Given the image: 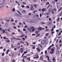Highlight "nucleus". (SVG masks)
Segmentation results:
<instances>
[{
    "mask_svg": "<svg viewBox=\"0 0 62 62\" xmlns=\"http://www.w3.org/2000/svg\"><path fill=\"white\" fill-rule=\"evenodd\" d=\"M27 21L28 22L30 23H36L38 22V21L37 20H32L31 19H28Z\"/></svg>",
    "mask_w": 62,
    "mask_h": 62,
    "instance_id": "1",
    "label": "nucleus"
},
{
    "mask_svg": "<svg viewBox=\"0 0 62 62\" xmlns=\"http://www.w3.org/2000/svg\"><path fill=\"white\" fill-rule=\"evenodd\" d=\"M27 29L29 30V31H32V27H27Z\"/></svg>",
    "mask_w": 62,
    "mask_h": 62,
    "instance_id": "2",
    "label": "nucleus"
},
{
    "mask_svg": "<svg viewBox=\"0 0 62 62\" xmlns=\"http://www.w3.org/2000/svg\"><path fill=\"white\" fill-rule=\"evenodd\" d=\"M9 20H10L12 22H14V19H12L11 17L9 18Z\"/></svg>",
    "mask_w": 62,
    "mask_h": 62,
    "instance_id": "3",
    "label": "nucleus"
},
{
    "mask_svg": "<svg viewBox=\"0 0 62 62\" xmlns=\"http://www.w3.org/2000/svg\"><path fill=\"white\" fill-rule=\"evenodd\" d=\"M35 57H36V59H38L39 58V56L38 54H36L35 55Z\"/></svg>",
    "mask_w": 62,
    "mask_h": 62,
    "instance_id": "4",
    "label": "nucleus"
},
{
    "mask_svg": "<svg viewBox=\"0 0 62 62\" xmlns=\"http://www.w3.org/2000/svg\"><path fill=\"white\" fill-rule=\"evenodd\" d=\"M38 30H43L44 28H42L41 27H39L38 28Z\"/></svg>",
    "mask_w": 62,
    "mask_h": 62,
    "instance_id": "5",
    "label": "nucleus"
},
{
    "mask_svg": "<svg viewBox=\"0 0 62 62\" xmlns=\"http://www.w3.org/2000/svg\"><path fill=\"white\" fill-rule=\"evenodd\" d=\"M14 39H16V40H21V41H22V39H21L19 38H14Z\"/></svg>",
    "mask_w": 62,
    "mask_h": 62,
    "instance_id": "6",
    "label": "nucleus"
},
{
    "mask_svg": "<svg viewBox=\"0 0 62 62\" xmlns=\"http://www.w3.org/2000/svg\"><path fill=\"white\" fill-rule=\"evenodd\" d=\"M30 9L31 10H33L34 9V7H33L31 6V7Z\"/></svg>",
    "mask_w": 62,
    "mask_h": 62,
    "instance_id": "7",
    "label": "nucleus"
},
{
    "mask_svg": "<svg viewBox=\"0 0 62 62\" xmlns=\"http://www.w3.org/2000/svg\"><path fill=\"white\" fill-rule=\"evenodd\" d=\"M52 60L53 62H55V61H56V59H55L54 58H53V59H52Z\"/></svg>",
    "mask_w": 62,
    "mask_h": 62,
    "instance_id": "8",
    "label": "nucleus"
},
{
    "mask_svg": "<svg viewBox=\"0 0 62 62\" xmlns=\"http://www.w3.org/2000/svg\"><path fill=\"white\" fill-rule=\"evenodd\" d=\"M31 31H32V32H33V31H35V28H34L33 27H31Z\"/></svg>",
    "mask_w": 62,
    "mask_h": 62,
    "instance_id": "9",
    "label": "nucleus"
},
{
    "mask_svg": "<svg viewBox=\"0 0 62 62\" xmlns=\"http://www.w3.org/2000/svg\"><path fill=\"white\" fill-rule=\"evenodd\" d=\"M39 32V30H37L35 31V33L36 34H38V33Z\"/></svg>",
    "mask_w": 62,
    "mask_h": 62,
    "instance_id": "10",
    "label": "nucleus"
},
{
    "mask_svg": "<svg viewBox=\"0 0 62 62\" xmlns=\"http://www.w3.org/2000/svg\"><path fill=\"white\" fill-rule=\"evenodd\" d=\"M41 43L42 44H43V45H44V44L45 43H44V41L43 40L41 42Z\"/></svg>",
    "mask_w": 62,
    "mask_h": 62,
    "instance_id": "11",
    "label": "nucleus"
},
{
    "mask_svg": "<svg viewBox=\"0 0 62 62\" xmlns=\"http://www.w3.org/2000/svg\"><path fill=\"white\" fill-rule=\"evenodd\" d=\"M3 7V5L2 4H0V8H2Z\"/></svg>",
    "mask_w": 62,
    "mask_h": 62,
    "instance_id": "12",
    "label": "nucleus"
},
{
    "mask_svg": "<svg viewBox=\"0 0 62 62\" xmlns=\"http://www.w3.org/2000/svg\"><path fill=\"white\" fill-rule=\"evenodd\" d=\"M60 20V18L58 17V18H57L56 19L57 22H59V20Z\"/></svg>",
    "mask_w": 62,
    "mask_h": 62,
    "instance_id": "13",
    "label": "nucleus"
},
{
    "mask_svg": "<svg viewBox=\"0 0 62 62\" xmlns=\"http://www.w3.org/2000/svg\"><path fill=\"white\" fill-rule=\"evenodd\" d=\"M5 25L6 27H8V23H6Z\"/></svg>",
    "mask_w": 62,
    "mask_h": 62,
    "instance_id": "14",
    "label": "nucleus"
},
{
    "mask_svg": "<svg viewBox=\"0 0 62 62\" xmlns=\"http://www.w3.org/2000/svg\"><path fill=\"white\" fill-rule=\"evenodd\" d=\"M37 50L39 52H40V49L39 48H36Z\"/></svg>",
    "mask_w": 62,
    "mask_h": 62,
    "instance_id": "15",
    "label": "nucleus"
},
{
    "mask_svg": "<svg viewBox=\"0 0 62 62\" xmlns=\"http://www.w3.org/2000/svg\"><path fill=\"white\" fill-rule=\"evenodd\" d=\"M54 11L55 12H56L57 11V10H56V9L55 8H54Z\"/></svg>",
    "mask_w": 62,
    "mask_h": 62,
    "instance_id": "16",
    "label": "nucleus"
},
{
    "mask_svg": "<svg viewBox=\"0 0 62 62\" xmlns=\"http://www.w3.org/2000/svg\"><path fill=\"white\" fill-rule=\"evenodd\" d=\"M9 51H10L9 49H8V50L7 51V54H8V52H9Z\"/></svg>",
    "mask_w": 62,
    "mask_h": 62,
    "instance_id": "17",
    "label": "nucleus"
},
{
    "mask_svg": "<svg viewBox=\"0 0 62 62\" xmlns=\"http://www.w3.org/2000/svg\"><path fill=\"white\" fill-rule=\"evenodd\" d=\"M27 60H29V61H30L31 60H30V57H29L28 58H27Z\"/></svg>",
    "mask_w": 62,
    "mask_h": 62,
    "instance_id": "18",
    "label": "nucleus"
},
{
    "mask_svg": "<svg viewBox=\"0 0 62 62\" xmlns=\"http://www.w3.org/2000/svg\"><path fill=\"white\" fill-rule=\"evenodd\" d=\"M55 2L53 0L52 1V3L54 5V4H55Z\"/></svg>",
    "mask_w": 62,
    "mask_h": 62,
    "instance_id": "19",
    "label": "nucleus"
},
{
    "mask_svg": "<svg viewBox=\"0 0 62 62\" xmlns=\"http://www.w3.org/2000/svg\"><path fill=\"white\" fill-rule=\"evenodd\" d=\"M54 53V52L53 51H51L50 52V53L51 54H53Z\"/></svg>",
    "mask_w": 62,
    "mask_h": 62,
    "instance_id": "20",
    "label": "nucleus"
},
{
    "mask_svg": "<svg viewBox=\"0 0 62 62\" xmlns=\"http://www.w3.org/2000/svg\"><path fill=\"white\" fill-rule=\"evenodd\" d=\"M15 8H14L12 10V11L13 12H15Z\"/></svg>",
    "mask_w": 62,
    "mask_h": 62,
    "instance_id": "21",
    "label": "nucleus"
},
{
    "mask_svg": "<svg viewBox=\"0 0 62 62\" xmlns=\"http://www.w3.org/2000/svg\"><path fill=\"white\" fill-rule=\"evenodd\" d=\"M40 59H41V60H43V57H42L41 56H40Z\"/></svg>",
    "mask_w": 62,
    "mask_h": 62,
    "instance_id": "22",
    "label": "nucleus"
},
{
    "mask_svg": "<svg viewBox=\"0 0 62 62\" xmlns=\"http://www.w3.org/2000/svg\"><path fill=\"white\" fill-rule=\"evenodd\" d=\"M62 9V7H61L59 9V10H58V11H60Z\"/></svg>",
    "mask_w": 62,
    "mask_h": 62,
    "instance_id": "23",
    "label": "nucleus"
},
{
    "mask_svg": "<svg viewBox=\"0 0 62 62\" xmlns=\"http://www.w3.org/2000/svg\"><path fill=\"white\" fill-rule=\"evenodd\" d=\"M23 49V48H21L20 49V51H22Z\"/></svg>",
    "mask_w": 62,
    "mask_h": 62,
    "instance_id": "24",
    "label": "nucleus"
},
{
    "mask_svg": "<svg viewBox=\"0 0 62 62\" xmlns=\"http://www.w3.org/2000/svg\"><path fill=\"white\" fill-rule=\"evenodd\" d=\"M17 12H18V13H19L20 14H21V15H22V14H21V13L20 12H19V11L17 10Z\"/></svg>",
    "mask_w": 62,
    "mask_h": 62,
    "instance_id": "25",
    "label": "nucleus"
},
{
    "mask_svg": "<svg viewBox=\"0 0 62 62\" xmlns=\"http://www.w3.org/2000/svg\"><path fill=\"white\" fill-rule=\"evenodd\" d=\"M11 48H14V47L13 46V44L11 45Z\"/></svg>",
    "mask_w": 62,
    "mask_h": 62,
    "instance_id": "26",
    "label": "nucleus"
},
{
    "mask_svg": "<svg viewBox=\"0 0 62 62\" xmlns=\"http://www.w3.org/2000/svg\"><path fill=\"white\" fill-rule=\"evenodd\" d=\"M51 11V9H49L48 10L49 12H50Z\"/></svg>",
    "mask_w": 62,
    "mask_h": 62,
    "instance_id": "27",
    "label": "nucleus"
},
{
    "mask_svg": "<svg viewBox=\"0 0 62 62\" xmlns=\"http://www.w3.org/2000/svg\"><path fill=\"white\" fill-rule=\"evenodd\" d=\"M24 35L23 34L22 35V36H20V37H24Z\"/></svg>",
    "mask_w": 62,
    "mask_h": 62,
    "instance_id": "28",
    "label": "nucleus"
},
{
    "mask_svg": "<svg viewBox=\"0 0 62 62\" xmlns=\"http://www.w3.org/2000/svg\"><path fill=\"white\" fill-rule=\"evenodd\" d=\"M3 32L2 33H5V30H4V29H3Z\"/></svg>",
    "mask_w": 62,
    "mask_h": 62,
    "instance_id": "29",
    "label": "nucleus"
},
{
    "mask_svg": "<svg viewBox=\"0 0 62 62\" xmlns=\"http://www.w3.org/2000/svg\"><path fill=\"white\" fill-rule=\"evenodd\" d=\"M9 21H10V20H9V19L8 20H6V21H7V22H9Z\"/></svg>",
    "mask_w": 62,
    "mask_h": 62,
    "instance_id": "30",
    "label": "nucleus"
},
{
    "mask_svg": "<svg viewBox=\"0 0 62 62\" xmlns=\"http://www.w3.org/2000/svg\"><path fill=\"white\" fill-rule=\"evenodd\" d=\"M35 48H36V47H35V46H34L32 47V48L33 49H35Z\"/></svg>",
    "mask_w": 62,
    "mask_h": 62,
    "instance_id": "31",
    "label": "nucleus"
},
{
    "mask_svg": "<svg viewBox=\"0 0 62 62\" xmlns=\"http://www.w3.org/2000/svg\"><path fill=\"white\" fill-rule=\"evenodd\" d=\"M46 36H47L49 35V33H46Z\"/></svg>",
    "mask_w": 62,
    "mask_h": 62,
    "instance_id": "32",
    "label": "nucleus"
},
{
    "mask_svg": "<svg viewBox=\"0 0 62 62\" xmlns=\"http://www.w3.org/2000/svg\"><path fill=\"white\" fill-rule=\"evenodd\" d=\"M54 28H52V29L51 30V31H54Z\"/></svg>",
    "mask_w": 62,
    "mask_h": 62,
    "instance_id": "33",
    "label": "nucleus"
},
{
    "mask_svg": "<svg viewBox=\"0 0 62 62\" xmlns=\"http://www.w3.org/2000/svg\"><path fill=\"white\" fill-rule=\"evenodd\" d=\"M26 8H30V7L29 6H27L26 7Z\"/></svg>",
    "mask_w": 62,
    "mask_h": 62,
    "instance_id": "34",
    "label": "nucleus"
},
{
    "mask_svg": "<svg viewBox=\"0 0 62 62\" xmlns=\"http://www.w3.org/2000/svg\"><path fill=\"white\" fill-rule=\"evenodd\" d=\"M22 39H23V41H24V40H25V38H23Z\"/></svg>",
    "mask_w": 62,
    "mask_h": 62,
    "instance_id": "35",
    "label": "nucleus"
},
{
    "mask_svg": "<svg viewBox=\"0 0 62 62\" xmlns=\"http://www.w3.org/2000/svg\"><path fill=\"white\" fill-rule=\"evenodd\" d=\"M20 42H21L22 43H23V44H24V42L23 41H20Z\"/></svg>",
    "mask_w": 62,
    "mask_h": 62,
    "instance_id": "36",
    "label": "nucleus"
},
{
    "mask_svg": "<svg viewBox=\"0 0 62 62\" xmlns=\"http://www.w3.org/2000/svg\"><path fill=\"white\" fill-rule=\"evenodd\" d=\"M45 54H47V51L46 50L45 51Z\"/></svg>",
    "mask_w": 62,
    "mask_h": 62,
    "instance_id": "37",
    "label": "nucleus"
},
{
    "mask_svg": "<svg viewBox=\"0 0 62 62\" xmlns=\"http://www.w3.org/2000/svg\"><path fill=\"white\" fill-rule=\"evenodd\" d=\"M37 11L36 10H34L32 12V13H35Z\"/></svg>",
    "mask_w": 62,
    "mask_h": 62,
    "instance_id": "38",
    "label": "nucleus"
},
{
    "mask_svg": "<svg viewBox=\"0 0 62 62\" xmlns=\"http://www.w3.org/2000/svg\"><path fill=\"white\" fill-rule=\"evenodd\" d=\"M52 46H54V44H53L51 46H50V47H52Z\"/></svg>",
    "mask_w": 62,
    "mask_h": 62,
    "instance_id": "39",
    "label": "nucleus"
},
{
    "mask_svg": "<svg viewBox=\"0 0 62 62\" xmlns=\"http://www.w3.org/2000/svg\"><path fill=\"white\" fill-rule=\"evenodd\" d=\"M25 43H26L27 45H29V44L27 42H26Z\"/></svg>",
    "mask_w": 62,
    "mask_h": 62,
    "instance_id": "40",
    "label": "nucleus"
},
{
    "mask_svg": "<svg viewBox=\"0 0 62 62\" xmlns=\"http://www.w3.org/2000/svg\"><path fill=\"white\" fill-rule=\"evenodd\" d=\"M52 47H50H50H49V48L48 49V50H50V49H51V48Z\"/></svg>",
    "mask_w": 62,
    "mask_h": 62,
    "instance_id": "41",
    "label": "nucleus"
},
{
    "mask_svg": "<svg viewBox=\"0 0 62 62\" xmlns=\"http://www.w3.org/2000/svg\"><path fill=\"white\" fill-rule=\"evenodd\" d=\"M59 50H58L56 52V54H58L59 53Z\"/></svg>",
    "mask_w": 62,
    "mask_h": 62,
    "instance_id": "42",
    "label": "nucleus"
},
{
    "mask_svg": "<svg viewBox=\"0 0 62 62\" xmlns=\"http://www.w3.org/2000/svg\"><path fill=\"white\" fill-rule=\"evenodd\" d=\"M0 31H2V28L0 27Z\"/></svg>",
    "mask_w": 62,
    "mask_h": 62,
    "instance_id": "43",
    "label": "nucleus"
},
{
    "mask_svg": "<svg viewBox=\"0 0 62 62\" xmlns=\"http://www.w3.org/2000/svg\"><path fill=\"white\" fill-rule=\"evenodd\" d=\"M23 31H26V29L23 28Z\"/></svg>",
    "mask_w": 62,
    "mask_h": 62,
    "instance_id": "44",
    "label": "nucleus"
},
{
    "mask_svg": "<svg viewBox=\"0 0 62 62\" xmlns=\"http://www.w3.org/2000/svg\"><path fill=\"white\" fill-rule=\"evenodd\" d=\"M51 51H52L53 52H54V49H51Z\"/></svg>",
    "mask_w": 62,
    "mask_h": 62,
    "instance_id": "45",
    "label": "nucleus"
},
{
    "mask_svg": "<svg viewBox=\"0 0 62 62\" xmlns=\"http://www.w3.org/2000/svg\"><path fill=\"white\" fill-rule=\"evenodd\" d=\"M46 31H50L49 30L47 29H46Z\"/></svg>",
    "mask_w": 62,
    "mask_h": 62,
    "instance_id": "46",
    "label": "nucleus"
},
{
    "mask_svg": "<svg viewBox=\"0 0 62 62\" xmlns=\"http://www.w3.org/2000/svg\"><path fill=\"white\" fill-rule=\"evenodd\" d=\"M46 57H47L48 58V59H49V56H48L47 55L46 56Z\"/></svg>",
    "mask_w": 62,
    "mask_h": 62,
    "instance_id": "47",
    "label": "nucleus"
},
{
    "mask_svg": "<svg viewBox=\"0 0 62 62\" xmlns=\"http://www.w3.org/2000/svg\"><path fill=\"white\" fill-rule=\"evenodd\" d=\"M47 60L48 61H49L50 62H52V61H50V59H48Z\"/></svg>",
    "mask_w": 62,
    "mask_h": 62,
    "instance_id": "48",
    "label": "nucleus"
},
{
    "mask_svg": "<svg viewBox=\"0 0 62 62\" xmlns=\"http://www.w3.org/2000/svg\"><path fill=\"white\" fill-rule=\"evenodd\" d=\"M21 15L19 14H18V16H18V17H21Z\"/></svg>",
    "mask_w": 62,
    "mask_h": 62,
    "instance_id": "49",
    "label": "nucleus"
},
{
    "mask_svg": "<svg viewBox=\"0 0 62 62\" xmlns=\"http://www.w3.org/2000/svg\"><path fill=\"white\" fill-rule=\"evenodd\" d=\"M18 31L19 32H21V31H20V29H18Z\"/></svg>",
    "mask_w": 62,
    "mask_h": 62,
    "instance_id": "50",
    "label": "nucleus"
},
{
    "mask_svg": "<svg viewBox=\"0 0 62 62\" xmlns=\"http://www.w3.org/2000/svg\"><path fill=\"white\" fill-rule=\"evenodd\" d=\"M54 31H53L52 32L51 34H54Z\"/></svg>",
    "mask_w": 62,
    "mask_h": 62,
    "instance_id": "51",
    "label": "nucleus"
},
{
    "mask_svg": "<svg viewBox=\"0 0 62 62\" xmlns=\"http://www.w3.org/2000/svg\"><path fill=\"white\" fill-rule=\"evenodd\" d=\"M4 54H5L4 53H3L2 54V56H4Z\"/></svg>",
    "mask_w": 62,
    "mask_h": 62,
    "instance_id": "52",
    "label": "nucleus"
},
{
    "mask_svg": "<svg viewBox=\"0 0 62 62\" xmlns=\"http://www.w3.org/2000/svg\"><path fill=\"white\" fill-rule=\"evenodd\" d=\"M42 11L43 12H44V8L42 9Z\"/></svg>",
    "mask_w": 62,
    "mask_h": 62,
    "instance_id": "53",
    "label": "nucleus"
},
{
    "mask_svg": "<svg viewBox=\"0 0 62 62\" xmlns=\"http://www.w3.org/2000/svg\"><path fill=\"white\" fill-rule=\"evenodd\" d=\"M52 20V19H51V18H49V20L50 21H51Z\"/></svg>",
    "mask_w": 62,
    "mask_h": 62,
    "instance_id": "54",
    "label": "nucleus"
},
{
    "mask_svg": "<svg viewBox=\"0 0 62 62\" xmlns=\"http://www.w3.org/2000/svg\"><path fill=\"white\" fill-rule=\"evenodd\" d=\"M41 23V24H45V23H44L43 22H42V23Z\"/></svg>",
    "mask_w": 62,
    "mask_h": 62,
    "instance_id": "55",
    "label": "nucleus"
},
{
    "mask_svg": "<svg viewBox=\"0 0 62 62\" xmlns=\"http://www.w3.org/2000/svg\"><path fill=\"white\" fill-rule=\"evenodd\" d=\"M28 14L30 16H31V13H29Z\"/></svg>",
    "mask_w": 62,
    "mask_h": 62,
    "instance_id": "56",
    "label": "nucleus"
},
{
    "mask_svg": "<svg viewBox=\"0 0 62 62\" xmlns=\"http://www.w3.org/2000/svg\"><path fill=\"white\" fill-rule=\"evenodd\" d=\"M47 9L46 8H44V11H46V10Z\"/></svg>",
    "mask_w": 62,
    "mask_h": 62,
    "instance_id": "57",
    "label": "nucleus"
},
{
    "mask_svg": "<svg viewBox=\"0 0 62 62\" xmlns=\"http://www.w3.org/2000/svg\"><path fill=\"white\" fill-rule=\"evenodd\" d=\"M49 24H50V23L49 22H48V23H47L48 25H49Z\"/></svg>",
    "mask_w": 62,
    "mask_h": 62,
    "instance_id": "58",
    "label": "nucleus"
},
{
    "mask_svg": "<svg viewBox=\"0 0 62 62\" xmlns=\"http://www.w3.org/2000/svg\"><path fill=\"white\" fill-rule=\"evenodd\" d=\"M13 62H15L16 61V60H13Z\"/></svg>",
    "mask_w": 62,
    "mask_h": 62,
    "instance_id": "59",
    "label": "nucleus"
},
{
    "mask_svg": "<svg viewBox=\"0 0 62 62\" xmlns=\"http://www.w3.org/2000/svg\"><path fill=\"white\" fill-rule=\"evenodd\" d=\"M22 7L23 8H24V6L23 5H22Z\"/></svg>",
    "mask_w": 62,
    "mask_h": 62,
    "instance_id": "60",
    "label": "nucleus"
},
{
    "mask_svg": "<svg viewBox=\"0 0 62 62\" xmlns=\"http://www.w3.org/2000/svg\"><path fill=\"white\" fill-rule=\"evenodd\" d=\"M19 25H21V24H22V23L21 22H20L19 23Z\"/></svg>",
    "mask_w": 62,
    "mask_h": 62,
    "instance_id": "61",
    "label": "nucleus"
},
{
    "mask_svg": "<svg viewBox=\"0 0 62 62\" xmlns=\"http://www.w3.org/2000/svg\"><path fill=\"white\" fill-rule=\"evenodd\" d=\"M51 12L53 14H54V12L53 11H52Z\"/></svg>",
    "mask_w": 62,
    "mask_h": 62,
    "instance_id": "62",
    "label": "nucleus"
},
{
    "mask_svg": "<svg viewBox=\"0 0 62 62\" xmlns=\"http://www.w3.org/2000/svg\"><path fill=\"white\" fill-rule=\"evenodd\" d=\"M21 34H23V32L21 31Z\"/></svg>",
    "mask_w": 62,
    "mask_h": 62,
    "instance_id": "63",
    "label": "nucleus"
},
{
    "mask_svg": "<svg viewBox=\"0 0 62 62\" xmlns=\"http://www.w3.org/2000/svg\"><path fill=\"white\" fill-rule=\"evenodd\" d=\"M34 6H35V8H37V5H34Z\"/></svg>",
    "mask_w": 62,
    "mask_h": 62,
    "instance_id": "64",
    "label": "nucleus"
}]
</instances>
